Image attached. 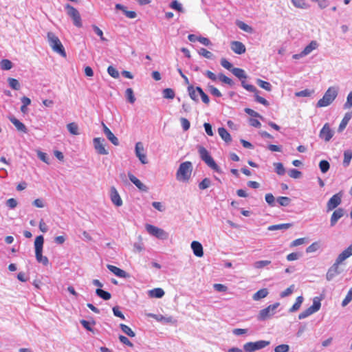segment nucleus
Listing matches in <instances>:
<instances>
[{
	"mask_svg": "<svg viewBox=\"0 0 352 352\" xmlns=\"http://www.w3.org/2000/svg\"><path fill=\"white\" fill-rule=\"evenodd\" d=\"M47 41L54 52L63 57H66V52L58 37L53 32H49L47 34Z\"/></svg>",
	"mask_w": 352,
	"mask_h": 352,
	"instance_id": "1",
	"label": "nucleus"
},
{
	"mask_svg": "<svg viewBox=\"0 0 352 352\" xmlns=\"http://www.w3.org/2000/svg\"><path fill=\"white\" fill-rule=\"evenodd\" d=\"M198 152L199 157L202 161H204L211 169L218 173H221V170L219 166L216 164L213 158L210 155L208 150L202 146L198 147Z\"/></svg>",
	"mask_w": 352,
	"mask_h": 352,
	"instance_id": "2",
	"label": "nucleus"
},
{
	"mask_svg": "<svg viewBox=\"0 0 352 352\" xmlns=\"http://www.w3.org/2000/svg\"><path fill=\"white\" fill-rule=\"evenodd\" d=\"M192 164L190 162L186 161L180 164L176 173V178L178 181H188L191 175Z\"/></svg>",
	"mask_w": 352,
	"mask_h": 352,
	"instance_id": "3",
	"label": "nucleus"
},
{
	"mask_svg": "<svg viewBox=\"0 0 352 352\" xmlns=\"http://www.w3.org/2000/svg\"><path fill=\"white\" fill-rule=\"evenodd\" d=\"M338 96V89L335 87H329L324 93L323 97L317 102V107H324L331 104Z\"/></svg>",
	"mask_w": 352,
	"mask_h": 352,
	"instance_id": "4",
	"label": "nucleus"
},
{
	"mask_svg": "<svg viewBox=\"0 0 352 352\" xmlns=\"http://www.w3.org/2000/svg\"><path fill=\"white\" fill-rule=\"evenodd\" d=\"M44 243V238L42 235L38 236L35 239L34 241V248H35V256L36 261L38 263L43 264L44 265H47L49 263L48 258L43 256V247Z\"/></svg>",
	"mask_w": 352,
	"mask_h": 352,
	"instance_id": "5",
	"label": "nucleus"
},
{
	"mask_svg": "<svg viewBox=\"0 0 352 352\" xmlns=\"http://www.w3.org/2000/svg\"><path fill=\"white\" fill-rule=\"evenodd\" d=\"M231 72L241 81V86L250 92H256L257 89L252 85L248 84L245 79L248 76L245 72L241 68L234 67L231 69Z\"/></svg>",
	"mask_w": 352,
	"mask_h": 352,
	"instance_id": "6",
	"label": "nucleus"
},
{
	"mask_svg": "<svg viewBox=\"0 0 352 352\" xmlns=\"http://www.w3.org/2000/svg\"><path fill=\"white\" fill-rule=\"evenodd\" d=\"M279 302H275L260 310L258 315L256 316L257 320L265 321L267 320L272 318L273 316L276 314V310L279 307Z\"/></svg>",
	"mask_w": 352,
	"mask_h": 352,
	"instance_id": "7",
	"label": "nucleus"
},
{
	"mask_svg": "<svg viewBox=\"0 0 352 352\" xmlns=\"http://www.w3.org/2000/svg\"><path fill=\"white\" fill-rule=\"evenodd\" d=\"M67 15L73 20V23L78 28L82 27L81 16L79 12L72 6L67 4L65 6Z\"/></svg>",
	"mask_w": 352,
	"mask_h": 352,
	"instance_id": "8",
	"label": "nucleus"
},
{
	"mask_svg": "<svg viewBox=\"0 0 352 352\" xmlns=\"http://www.w3.org/2000/svg\"><path fill=\"white\" fill-rule=\"evenodd\" d=\"M270 344V342L266 340L249 342L243 345V350L245 352H254L267 346Z\"/></svg>",
	"mask_w": 352,
	"mask_h": 352,
	"instance_id": "9",
	"label": "nucleus"
},
{
	"mask_svg": "<svg viewBox=\"0 0 352 352\" xmlns=\"http://www.w3.org/2000/svg\"><path fill=\"white\" fill-rule=\"evenodd\" d=\"M320 307H321V303H320V300H316V298H314L313 305L311 307H309V308H307V309H305V311H303L302 312H301L298 315V319L302 320L304 318H307L310 315L318 311L320 309Z\"/></svg>",
	"mask_w": 352,
	"mask_h": 352,
	"instance_id": "10",
	"label": "nucleus"
},
{
	"mask_svg": "<svg viewBox=\"0 0 352 352\" xmlns=\"http://www.w3.org/2000/svg\"><path fill=\"white\" fill-rule=\"evenodd\" d=\"M146 231L151 235L160 239H166L168 236L167 233L162 229L153 225L147 224L146 226Z\"/></svg>",
	"mask_w": 352,
	"mask_h": 352,
	"instance_id": "11",
	"label": "nucleus"
},
{
	"mask_svg": "<svg viewBox=\"0 0 352 352\" xmlns=\"http://www.w3.org/2000/svg\"><path fill=\"white\" fill-rule=\"evenodd\" d=\"M342 194L341 192L333 195L327 201V211H331L336 208L342 202Z\"/></svg>",
	"mask_w": 352,
	"mask_h": 352,
	"instance_id": "12",
	"label": "nucleus"
},
{
	"mask_svg": "<svg viewBox=\"0 0 352 352\" xmlns=\"http://www.w3.org/2000/svg\"><path fill=\"white\" fill-rule=\"evenodd\" d=\"M334 135V131L330 128L329 123H325L319 133V138L327 142L331 140Z\"/></svg>",
	"mask_w": 352,
	"mask_h": 352,
	"instance_id": "13",
	"label": "nucleus"
},
{
	"mask_svg": "<svg viewBox=\"0 0 352 352\" xmlns=\"http://www.w3.org/2000/svg\"><path fill=\"white\" fill-rule=\"evenodd\" d=\"M104 139L100 138H94L93 140L94 147L100 155H107L109 153L108 151L104 147Z\"/></svg>",
	"mask_w": 352,
	"mask_h": 352,
	"instance_id": "14",
	"label": "nucleus"
},
{
	"mask_svg": "<svg viewBox=\"0 0 352 352\" xmlns=\"http://www.w3.org/2000/svg\"><path fill=\"white\" fill-rule=\"evenodd\" d=\"M135 153L136 157L142 164H146L148 163L146 155L144 153V149L142 142H139L135 144Z\"/></svg>",
	"mask_w": 352,
	"mask_h": 352,
	"instance_id": "15",
	"label": "nucleus"
},
{
	"mask_svg": "<svg viewBox=\"0 0 352 352\" xmlns=\"http://www.w3.org/2000/svg\"><path fill=\"white\" fill-rule=\"evenodd\" d=\"M340 263L335 261V263L329 268L327 274L326 278L328 281L331 280L335 276L340 274V271L339 270Z\"/></svg>",
	"mask_w": 352,
	"mask_h": 352,
	"instance_id": "16",
	"label": "nucleus"
},
{
	"mask_svg": "<svg viewBox=\"0 0 352 352\" xmlns=\"http://www.w3.org/2000/svg\"><path fill=\"white\" fill-rule=\"evenodd\" d=\"M110 199L111 202L117 207H120L122 205V200L114 186H112L110 189Z\"/></svg>",
	"mask_w": 352,
	"mask_h": 352,
	"instance_id": "17",
	"label": "nucleus"
},
{
	"mask_svg": "<svg viewBox=\"0 0 352 352\" xmlns=\"http://www.w3.org/2000/svg\"><path fill=\"white\" fill-rule=\"evenodd\" d=\"M150 316L163 324H175L177 322L173 316H164L161 314H150Z\"/></svg>",
	"mask_w": 352,
	"mask_h": 352,
	"instance_id": "18",
	"label": "nucleus"
},
{
	"mask_svg": "<svg viewBox=\"0 0 352 352\" xmlns=\"http://www.w3.org/2000/svg\"><path fill=\"white\" fill-rule=\"evenodd\" d=\"M344 213L345 210L342 208H338L335 210L330 219V226L333 227L338 221L344 215Z\"/></svg>",
	"mask_w": 352,
	"mask_h": 352,
	"instance_id": "19",
	"label": "nucleus"
},
{
	"mask_svg": "<svg viewBox=\"0 0 352 352\" xmlns=\"http://www.w3.org/2000/svg\"><path fill=\"white\" fill-rule=\"evenodd\" d=\"M103 133L106 135L107 138L115 146L119 145L120 142L117 137L111 132V131L105 125L104 123H102Z\"/></svg>",
	"mask_w": 352,
	"mask_h": 352,
	"instance_id": "20",
	"label": "nucleus"
},
{
	"mask_svg": "<svg viewBox=\"0 0 352 352\" xmlns=\"http://www.w3.org/2000/svg\"><path fill=\"white\" fill-rule=\"evenodd\" d=\"M128 177L129 180L141 191L147 192L148 188L141 182L140 179H138L135 175H133L131 172L128 173Z\"/></svg>",
	"mask_w": 352,
	"mask_h": 352,
	"instance_id": "21",
	"label": "nucleus"
},
{
	"mask_svg": "<svg viewBox=\"0 0 352 352\" xmlns=\"http://www.w3.org/2000/svg\"><path fill=\"white\" fill-rule=\"evenodd\" d=\"M231 50L236 54H242L245 52V46L240 41H232L230 44Z\"/></svg>",
	"mask_w": 352,
	"mask_h": 352,
	"instance_id": "22",
	"label": "nucleus"
},
{
	"mask_svg": "<svg viewBox=\"0 0 352 352\" xmlns=\"http://www.w3.org/2000/svg\"><path fill=\"white\" fill-rule=\"evenodd\" d=\"M351 256H352V243L338 256L336 261L341 264L344 261L349 258Z\"/></svg>",
	"mask_w": 352,
	"mask_h": 352,
	"instance_id": "23",
	"label": "nucleus"
},
{
	"mask_svg": "<svg viewBox=\"0 0 352 352\" xmlns=\"http://www.w3.org/2000/svg\"><path fill=\"white\" fill-rule=\"evenodd\" d=\"M107 267L110 272L113 273L116 276L119 278L129 277V274L124 270H121L116 266L112 265H107Z\"/></svg>",
	"mask_w": 352,
	"mask_h": 352,
	"instance_id": "24",
	"label": "nucleus"
},
{
	"mask_svg": "<svg viewBox=\"0 0 352 352\" xmlns=\"http://www.w3.org/2000/svg\"><path fill=\"white\" fill-rule=\"evenodd\" d=\"M191 248L193 251L194 254L196 256L201 257L204 255V250L202 245L196 241L191 243Z\"/></svg>",
	"mask_w": 352,
	"mask_h": 352,
	"instance_id": "25",
	"label": "nucleus"
},
{
	"mask_svg": "<svg viewBox=\"0 0 352 352\" xmlns=\"http://www.w3.org/2000/svg\"><path fill=\"white\" fill-rule=\"evenodd\" d=\"M9 120L14 125V126L19 131L23 132L24 133H28V129L26 126L20 120H19L14 117H10Z\"/></svg>",
	"mask_w": 352,
	"mask_h": 352,
	"instance_id": "26",
	"label": "nucleus"
},
{
	"mask_svg": "<svg viewBox=\"0 0 352 352\" xmlns=\"http://www.w3.org/2000/svg\"><path fill=\"white\" fill-rule=\"evenodd\" d=\"M218 133L222 140H223L226 143H230L232 141L230 134L224 127L219 128Z\"/></svg>",
	"mask_w": 352,
	"mask_h": 352,
	"instance_id": "27",
	"label": "nucleus"
},
{
	"mask_svg": "<svg viewBox=\"0 0 352 352\" xmlns=\"http://www.w3.org/2000/svg\"><path fill=\"white\" fill-rule=\"evenodd\" d=\"M269 292L267 289L263 288L257 291L252 296L254 300H259L262 298H265L268 295Z\"/></svg>",
	"mask_w": 352,
	"mask_h": 352,
	"instance_id": "28",
	"label": "nucleus"
},
{
	"mask_svg": "<svg viewBox=\"0 0 352 352\" xmlns=\"http://www.w3.org/2000/svg\"><path fill=\"white\" fill-rule=\"evenodd\" d=\"M148 295L151 298H161L164 296V291L162 288H155L148 291Z\"/></svg>",
	"mask_w": 352,
	"mask_h": 352,
	"instance_id": "29",
	"label": "nucleus"
},
{
	"mask_svg": "<svg viewBox=\"0 0 352 352\" xmlns=\"http://www.w3.org/2000/svg\"><path fill=\"white\" fill-rule=\"evenodd\" d=\"M352 117V115L351 113H345L344 118H342L341 122L340 123V125L338 126V131L341 132L342 131L348 124L349 120H351Z\"/></svg>",
	"mask_w": 352,
	"mask_h": 352,
	"instance_id": "30",
	"label": "nucleus"
},
{
	"mask_svg": "<svg viewBox=\"0 0 352 352\" xmlns=\"http://www.w3.org/2000/svg\"><path fill=\"white\" fill-rule=\"evenodd\" d=\"M293 224L290 223H281V224H276V225H272L268 227V230L270 231H274V230H287L292 227Z\"/></svg>",
	"mask_w": 352,
	"mask_h": 352,
	"instance_id": "31",
	"label": "nucleus"
},
{
	"mask_svg": "<svg viewBox=\"0 0 352 352\" xmlns=\"http://www.w3.org/2000/svg\"><path fill=\"white\" fill-rule=\"evenodd\" d=\"M318 46V43L316 41H312L304 48L302 50V54L307 56L313 50H316Z\"/></svg>",
	"mask_w": 352,
	"mask_h": 352,
	"instance_id": "32",
	"label": "nucleus"
},
{
	"mask_svg": "<svg viewBox=\"0 0 352 352\" xmlns=\"http://www.w3.org/2000/svg\"><path fill=\"white\" fill-rule=\"evenodd\" d=\"M352 159V151L351 149H348L344 151V160H343V166L344 167H348L351 163Z\"/></svg>",
	"mask_w": 352,
	"mask_h": 352,
	"instance_id": "33",
	"label": "nucleus"
},
{
	"mask_svg": "<svg viewBox=\"0 0 352 352\" xmlns=\"http://www.w3.org/2000/svg\"><path fill=\"white\" fill-rule=\"evenodd\" d=\"M187 90L190 98L196 102H199L198 96L196 93L197 91L196 87L190 85H188Z\"/></svg>",
	"mask_w": 352,
	"mask_h": 352,
	"instance_id": "34",
	"label": "nucleus"
},
{
	"mask_svg": "<svg viewBox=\"0 0 352 352\" xmlns=\"http://www.w3.org/2000/svg\"><path fill=\"white\" fill-rule=\"evenodd\" d=\"M96 294L98 297L104 300H108L111 298V295L109 292L104 291L100 288L96 289Z\"/></svg>",
	"mask_w": 352,
	"mask_h": 352,
	"instance_id": "35",
	"label": "nucleus"
},
{
	"mask_svg": "<svg viewBox=\"0 0 352 352\" xmlns=\"http://www.w3.org/2000/svg\"><path fill=\"white\" fill-rule=\"evenodd\" d=\"M303 302V297L300 296L296 298L295 303L292 305V307L289 309V311L291 313L295 312L298 311L302 303Z\"/></svg>",
	"mask_w": 352,
	"mask_h": 352,
	"instance_id": "36",
	"label": "nucleus"
},
{
	"mask_svg": "<svg viewBox=\"0 0 352 352\" xmlns=\"http://www.w3.org/2000/svg\"><path fill=\"white\" fill-rule=\"evenodd\" d=\"M238 28L248 33H252L253 28L241 21H237L236 23Z\"/></svg>",
	"mask_w": 352,
	"mask_h": 352,
	"instance_id": "37",
	"label": "nucleus"
},
{
	"mask_svg": "<svg viewBox=\"0 0 352 352\" xmlns=\"http://www.w3.org/2000/svg\"><path fill=\"white\" fill-rule=\"evenodd\" d=\"M67 128L71 134L74 135H77L79 134L78 126L76 123H75V122L69 123L67 125Z\"/></svg>",
	"mask_w": 352,
	"mask_h": 352,
	"instance_id": "38",
	"label": "nucleus"
},
{
	"mask_svg": "<svg viewBox=\"0 0 352 352\" xmlns=\"http://www.w3.org/2000/svg\"><path fill=\"white\" fill-rule=\"evenodd\" d=\"M218 78H219V80L220 81H221L222 82H224V83L228 85L230 87H233L234 85V81L231 78H230L228 76H225L222 73H220L218 75Z\"/></svg>",
	"mask_w": 352,
	"mask_h": 352,
	"instance_id": "39",
	"label": "nucleus"
},
{
	"mask_svg": "<svg viewBox=\"0 0 352 352\" xmlns=\"http://www.w3.org/2000/svg\"><path fill=\"white\" fill-rule=\"evenodd\" d=\"M120 328L128 336L131 337V338L135 336V333L133 332V331L129 326H127V325H126L124 324H120Z\"/></svg>",
	"mask_w": 352,
	"mask_h": 352,
	"instance_id": "40",
	"label": "nucleus"
},
{
	"mask_svg": "<svg viewBox=\"0 0 352 352\" xmlns=\"http://www.w3.org/2000/svg\"><path fill=\"white\" fill-rule=\"evenodd\" d=\"M274 166L275 168V172L278 175H283L285 173V169L283 166V164L280 162H275L274 163Z\"/></svg>",
	"mask_w": 352,
	"mask_h": 352,
	"instance_id": "41",
	"label": "nucleus"
},
{
	"mask_svg": "<svg viewBox=\"0 0 352 352\" xmlns=\"http://www.w3.org/2000/svg\"><path fill=\"white\" fill-rule=\"evenodd\" d=\"M276 201L281 206H288L291 203V199L287 197H278Z\"/></svg>",
	"mask_w": 352,
	"mask_h": 352,
	"instance_id": "42",
	"label": "nucleus"
},
{
	"mask_svg": "<svg viewBox=\"0 0 352 352\" xmlns=\"http://www.w3.org/2000/svg\"><path fill=\"white\" fill-rule=\"evenodd\" d=\"M256 82L259 87L264 89L265 90L268 91L272 90V85L269 82L264 81L261 79H258Z\"/></svg>",
	"mask_w": 352,
	"mask_h": 352,
	"instance_id": "43",
	"label": "nucleus"
},
{
	"mask_svg": "<svg viewBox=\"0 0 352 352\" xmlns=\"http://www.w3.org/2000/svg\"><path fill=\"white\" fill-rule=\"evenodd\" d=\"M319 168L322 173H326L330 168V164L327 160H321L319 163Z\"/></svg>",
	"mask_w": 352,
	"mask_h": 352,
	"instance_id": "44",
	"label": "nucleus"
},
{
	"mask_svg": "<svg viewBox=\"0 0 352 352\" xmlns=\"http://www.w3.org/2000/svg\"><path fill=\"white\" fill-rule=\"evenodd\" d=\"M211 184L210 179L206 177L199 184L198 186L200 190H205L209 188Z\"/></svg>",
	"mask_w": 352,
	"mask_h": 352,
	"instance_id": "45",
	"label": "nucleus"
},
{
	"mask_svg": "<svg viewBox=\"0 0 352 352\" xmlns=\"http://www.w3.org/2000/svg\"><path fill=\"white\" fill-rule=\"evenodd\" d=\"M126 97L128 100V101L131 104H133L135 101V98L133 94V91L131 88H127L125 91Z\"/></svg>",
	"mask_w": 352,
	"mask_h": 352,
	"instance_id": "46",
	"label": "nucleus"
},
{
	"mask_svg": "<svg viewBox=\"0 0 352 352\" xmlns=\"http://www.w3.org/2000/svg\"><path fill=\"white\" fill-rule=\"evenodd\" d=\"M196 89L197 90L198 94L200 95L203 102L205 104H208L210 102V99L208 95L204 93L200 87H196Z\"/></svg>",
	"mask_w": 352,
	"mask_h": 352,
	"instance_id": "47",
	"label": "nucleus"
},
{
	"mask_svg": "<svg viewBox=\"0 0 352 352\" xmlns=\"http://www.w3.org/2000/svg\"><path fill=\"white\" fill-rule=\"evenodd\" d=\"M175 92L170 88H166L163 90V97L166 99H173L175 98Z\"/></svg>",
	"mask_w": 352,
	"mask_h": 352,
	"instance_id": "48",
	"label": "nucleus"
},
{
	"mask_svg": "<svg viewBox=\"0 0 352 352\" xmlns=\"http://www.w3.org/2000/svg\"><path fill=\"white\" fill-rule=\"evenodd\" d=\"M0 66L3 70H9L12 67V63L8 59H3L0 63Z\"/></svg>",
	"mask_w": 352,
	"mask_h": 352,
	"instance_id": "49",
	"label": "nucleus"
},
{
	"mask_svg": "<svg viewBox=\"0 0 352 352\" xmlns=\"http://www.w3.org/2000/svg\"><path fill=\"white\" fill-rule=\"evenodd\" d=\"M8 81L10 87L12 89L19 90L20 89V87H21L20 84L16 79L12 78H9L8 79Z\"/></svg>",
	"mask_w": 352,
	"mask_h": 352,
	"instance_id": "50",
	"label": "nucleus"
},
{
	"mask_svg": "<svg viewBox=\"0 0 352 352\" xmlns=\"http://www.w3.org/2000/svg\"><path fill=\"white\" fill-rule=\"evenodd\" d=\"M271 263L270 261L264 260V261H258L254 263V267L256 269H261Z\"/></svg>",
	"mask_w": 352,
	"mask_h": 352,
	"instance_id": "51",
	"label": "nucleus"
},
{
	"mask_svg": "<svg viewBox=\"0 0 352 352\" xmlns=\"http://www.w3.org/2000/svg\"><path fill=\"white\" fill-rule=\"evenodd\" d=\"M198 53L199 55H201L206 58H208V59H212L213 56H214V55L212 52H209L208 50H207L205 48H201L198 51Z\"/></svg>",
	"mask_w": 352,
	"mask_h": 352,
	"instance_id": "52",
	"label": "nucleus"
},
{
	"mask_svg": "<svg viewBox=\"0 0 352 352\" xmlns=\"http://www.w3.org/2000/svg\"><path fill=\"white\" fill-rule=\"evenodd\" d=\"M292 3L298 8L306 9L307 8V5L305 0H292Z\"/></svg>",
	"mask_w": 352,
	"mask_h": 352,
	"instance_id": "53",
	"label": "nucleus"
},
{
	"mask_svg": "<svg viewBox=\"0 0 352 352\" xmlns=\"http://www.w3.org/2000/svg\"><path fill=\"white\" fill-rule=\"evenodd\" d=\"M352 300V287L349 290L346 296L342 302V306L346 307Z\"/></svg>",
	"mask_w": 352,
	"mask_h": 352,
	"instance_id": "54",
	"label": "nucleus"
},
{
	"mask_svg": "<svg viewBox=\"0 0 352 352\" xmlns=\"http://www.w3.org/2000/svg\"><path fill=\"white\" fill-rule=\"evenodd\" d=\"M288 175L292 178L298 179L302 176V173L297 169L292 168L289 170Z\"/></svg>",
	"mask_w": 352,
	"mask_h": 352,
	"instance_id": "55",
	"label": "nucleus"
},
{
	"mask_svg": "<svg viewBox=\"0 0 352 352\" xmlns=\"http://www.w3.org/2000/svg\"><path fill=\"white\" fill-rule=\"evenodd\" d=\"M170 7L172 9H174L180 12H182L184 11L182 4L179 3L177 0H173L170 4Z\"/></svg>",
	"mask_w": 352,
	"mask_h": 352,
	"instance_id": "56",
	"label": "nucleus"
},
{
	"mask_svg": "<svg viewBox=\"0 0 352 352\" xmlns=\"http://www.w3.org/2000/svg\"><path fill=\"white\" fill-rule=\"evenodd\" d=\"M254 93L255 94H254L255 100L257 102L261 103V104H263L265 107H268L270 105L269 102L266 99H265L264 98H263L261 96H259L258 95V91L256 92H254Z\"/></svg>",
	"mask_w": 352,
	"mask_h": 352,
	"instance_id": "57",
	"label": "nucleus"
},
{
	"mask_svg": "<svg viewBox=\"0 0 352 352\" xmlns=\"http://www.w3.org/2000/svg\"><path fill=\"white\" fill-rule=\"evenodd\" d=\"M208 89H209L210 94L212 95H213L214 96L218 97V98L222 96V94L220 92V91L217 88L214 87L213 85H208Z\"/></svg>",
	"mask_w": 352,
	"mask_h": 352,
	"instance_id": "58",
	"label": "nucleus"
},
{
	"mask_svg": "<svg viewBox=\"0 0 352 352\" xmlns=\"http://www.w3.org/2000/svg\"><path fill=\"white\" fill-rule=\"evenodd\" d=\"M294 289V285H292L290 287L287 288L285 290L281 292L280 294V296L281 298H285V297L291 295L293 293Z\"/></svg>",
	"mask_w": 352,
	"mask_h": 352,
	"instance_id": "59",
	"label": "nucleus"
},
{
	"mask_svg": "<svg viewBox=\"0 0 352 352\" xmlns=\"http://www.w3.org/2000/svg\"><path fill=\"white\" fill-rule=\"evenodd\" d=\"M314 93L313 90H309L308 89L300 91L296 93V96L298 97H307L310 96Z\"/></svg>",
	"mask_w": 352,
	"mask_h": 352,
	"instance_id": "60",
	"label": "nucleus"
},
{
	"mask_svg": "<svg viewBox=\"0 0 352 352\" xmlns=\"http://www.w3.org/2000/svg\"><path fill=\"white\" fill-rule=\"evenodd\" d=\"M107 72L111 77L114 78H118L120 75L118 71L113 66L108 67Z\"/></svg>",
	"mask_w": 352,
	"mask_h": 352,
	"instance_id": "61",
	"label": "nucleus"
},
{
	"mask_svg": "<svg viewBox=\"0 0 352 352\" xmlns=\"http://www.w3.org/2000/svg\"><path fill=\"white\" fill-rule=\"evenodd\" d=\"M266 202L272 207L275 206V198L272 193H267L265 197Z\"/></svg>",
	"mask_w": 352,
	"mask_h": 352,
	"instance_id": "62",
	"label": "nucleus"
},
{
	"mask_svg": "<svg viewBox=\"0 0 352 352\" xmlns=\"http://www.w3.org/2000/svg\"><path fill=\"white\" fill-rule=\"evenodd\" d=\"M289 349V346L287 344H280L275 347V352H287Z\"/></svg>",
	"mask_w": 352,
	"mask_h": 352,
	"instance_id": "63",
	"label": "nucleus"
},
{
	"mask_svg": "<svg viewBox=\"0 0 352 352\" xmlns=\"http://www.w3.org/2000/svg\"><path fill=\"white\" fill-rule=\"evenodd\" d=\"M352 107V91L349 92L346 98V102L344 104L345 109H350Z\"/></svg>",
	"mask_w": 352,
	"mask_h": 352,
	"instance_id": "64",
	"label": "nucleus"
}]
</instances>
